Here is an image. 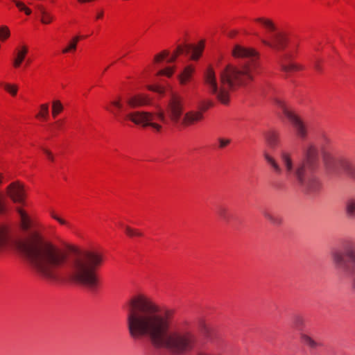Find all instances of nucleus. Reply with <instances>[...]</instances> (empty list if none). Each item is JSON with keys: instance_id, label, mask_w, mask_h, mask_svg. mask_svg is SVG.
I'll use <instances>...</instances> for the list:
<instances>
[{"instance_id": "obj_1", "label": "nucleus", "mask_w": 355, "mask_h": 355, "mask_svg": "<svg viewBox=\"0 0 355 355\" xmlns=\"http://www.w3.org/2000/svg\"><path fill=\"white\" fill-rule=\"evenodd\" d=\"M17 248L43 279L55 283L70 276L75 282L89 291L97 290L99 282L95 269L103 262L102 254L98 252H80L69 262L67 252L44 241L35 231L31 232L26 240L19 241Z\"/></svg>"}, {"instance_id": "obj_2", "label": "nucleus", "mask_w": 355, "mask_h": 355, "mask_svg": "<svg viewBox=\"0 0 355 355\" xmlns=\"http://www.w3.org/2000/svg\"><path fill=\"white\" fill-rule=\"evenodd\" d=\"M173 310L162 311L151 299L139 295L130 300L126 322L133 339L148 338L156 349L166 350L172 355H184L191 352L197 338L189 329L172 327Z\"/></svg>"}, {"instance_id": "obj_3", "label": "nucleus", "mask_w": 355, "mask_h": 355, "mask_svg": "<svg viewBox=\"0 0 355 355\" xmlns=\"http://www.w3.org/2000/svg\"><path fill=\"white\" fill-rule=\"evenodd\" d=\"M232 55L243 61L238 65H226L220 72L219 82L212 67L209 66L203 73L208 92L223 104L229 103L232 92L249 85L259 68L258 53L252 49L236 44L232 49Z\"/></svg>"}, {"instance_id": "obj_4", "label": "nucleus", "mask_w": 355, "mask_h": 355, "mask_svg": "<svg viewBox=\"0 0 355 355\" xmlns=\"http://www.w3.org/2000/svg\"><path fill=\"white\" fill-rule=\"evenodd\" d=\"M184 98L175 93H172L168 101L166 111L159 109L155 112L134 111L126 114L124 119L129 120L142 128L150 127L155 132H161L164 125H181L189 126L202 121L203 113L199 110H190L184 113Z\"/></svg>"}, {"instance_id": "obj_5", "label": "nucleus", "mask_w": 355, "mask_h": 355, "mask_svg": "<svg viewBox=\"0 0 355 355\" xmlns=\"http://www.w3.org/2000/svg\"><path fill=\"white\" fill-rule=\"evenodd\" d=\"M266 162L277 175L284 174L287 179L295 180L300 189L308 194L317 193L321 183L314 175H307L304 162H295L290 152L282 150L279 154L281 164L268 153L264 154Z\"/></svg>"}, {"instance_id": "obj_6", "label": "nucleus", "mask_w": 355, "mask_h": 355, "mask_svg": "<svg viewBox=\"0 0 355 355\" xmlns=\"http://www.w3.org/2000/svg\"><path fill=\"white\" fill-rule=\"evenodd\" d=\"M331 258L335 268L344 277L351 279L352 286L355 288V243L350 240L344 241L340 248L331 251Z\"/></svg>"}, {"instance_id": "obj_7", "label": "nucleus", "mask_w": 355, "mask_h": 355, "mask_svg": "<svg viewBox=\"0 0 355 355\" xmlns=\"http://www.w3.org/2000/svg\"><path fill=\"white\" fill-rule=\"evenodd\" d=\"M254 21L266 29L267 37L261 39L263 44L275 50H282L286 47L287 42L286 35L278 29L272 19L258 17L254 19Z\"/></svg>"}, {"instance_id": "obj_8", "label": "nucleus", "mask_w": 355, "mask_h": 355, "mask_svg": "<svg viewBox=\"0 0 355 355\" xmlns=\"http://www.w3.org/2000/svg\"><path fill=\"white\" fill-rule=\"evenodd\" d=\"M274 101L293 125L296 135L302 139H305L308 135V129L302 118L290 110L283 100L276 98Z\"/></svg>"}, {"instance_id": "obj_9", "label": "nucleus", "mask_w": 355, "mask_h": 355, "mask_svg": "<svg viewBox=\"0 0 355 355\" xmlns=\"http://www.w3.org/2000/svg\"><path fill=\"white\" fill-rule=\"evenodd\" d=\"M204 41H200L198 46H194L192 44H185L184 46H178L177 47L176 51L174 52L175 54L178 55L185 53L186 54L191 53V59L193 60H197L204 49Z\"/></svg>"}, {"instance_id": "obj_10", "label": "nucleus", "mask_w": 355, "mask_h": 355, "mask_svg": "<svg viewBox=\"0 0 355 355\" xmlns=\"http://www.w3.org/2000/svg\"><path fill=\"white\" fill-rule=\"evenodd\" d=\"M318 160V150L313 145H309L304 151V158L298 162L305 163V170H312Z\"/></svg>"}, {"instance_id": "obj_11", "label": "nucleus", "mask_w": 355, "mask_h": 355, "mask_svg": "<svg viewBox=\"0 0 355 355\" xmlns=\"http://www.w3.org/2000/svg\"><path fill=\"white\" fill-rule=\"evenodd\" d=\"M8 194L15 202H24V187L19 182H13L8 187Z\"/></svg>"}, {"instance_id": "obj_12", "label": "nucleus", "mask_w": 355, "mask_h": 355, "mask_svg": "<svg viewBox=\"0 0 355 355\" xmlns=\"http://www.w3.org/2000/svg\"><path fill=\"white\" fill-rule=\"evenodd\" d=\"M127 103L131 107H141L151 103V100L144 94H137L130 97Z\"/></svg>"}, {"instance_id": "obj_13", "label": "nucleus", "mask_w": 355, "mask_h": 355, "mask_svg": "<svg viewBox=\"0 0 355 355\" xmlns=\"http://www.w3.org/2000/svg\"><path fill=\"white\" fill-rule=\"evenodd\" d=\"M195 72V67L193 65H188L178 76V79L181 85H186L192 79Z\"/></svg>"}, {"instance_id": "obj_14", "label": "nucleus", "mask_w": 355, "mask_h": 355, "mask_svg": "<svg viewBox=\"0 0 355 355\" xmlns=\"http://www.w3.org/2000/svg\"><path fill=\"white\" fill-rule=\"evenodd\" d=\"M339 165L349 178L355 180V163L347 159H341Z\"/></svg>"}, {"instance_id": "obj_15", "label": "nucleus", "mask_w": 355, "mask_h": 355, "mask_svg": "<svg viewBox=\"0 0 355 355\" xmlns=\"http://www.w3.org/2000/svg\"><path fill=\"white\" fill-rule=\"evenodd\" d=\"M28 53V48L26 46H22L20 49H17L15 57L12 60V64L15 68H19L22 62L24 60L26 55Z\"/></svg>"}, {"instance_id": "obj_16", "label": "nucleus", "mask_w": 355, "mask_h": 355, "mask_svg": "<svg viewBox=\"0 0 355 355\" xmlns=\"http://www.w3.org/2000/svg\"><path fill=\"white\" fill-rule=\"evenodd\" d=\"M345 212L347 218L355 220V197H351L345 201Z\"/></svg>"}, {"instance_id": "obj_17", "label": "nucleus", "mask_w": 355, "mask_h": 355, "mask_svg": "<svg viewBox=\"0 0 355 355\" xmlns=\"http://www.w3.org/2000/svg\"><path fill=\"white\" fill-rule=\"evenodd\" d=\"M21 221V225L24 231H28L33 226V222L28 215L21 209H17Z\"/></svg>"}, {"instance_id": "obj_18", "label": "nucleus", "mask_w": 355, "mask_h": 355, "mask_svg": "<svg viewBox=\"0 0 355 355\" xmlns=\"http://www.w3.org/2000/svg\"><path fill=\"white\" fill-rule=\"evenodd\" d=\"M263 217L268 220L271 224L279 226L282 223V218L279 215L275 214L268 209L262 211Z\"/></svg>"}, {"instance_id": "obj_19", "label": "nucleus", "mask_w": 355, "mask_h": 355, "mask_svg": "<svg viewBox=\"0 0 355 355\" xmlns=\"http://www.w3.org/2000/svg\"><path fill=\"white\" fill-rule=\"evenodd\" d=\"M300 337L301 342L311 349H315L320 346L319 343L306 333H301Z\"/></svg>"}, {"instance_id": "obj_20", "label": "nucleus", "mask_w": 355, "mask_h": 355, "mask_svg": "<svg viewBox=\"0 0 355 355\" xmlns=\"http://www.w3.org/2000/svg\"><path fill=\"white\" fill-rule=\"evenodd\" d=\"M280 64L282 70L287 75L300 69V67L296 64L293 62H286V60H283L280 61Z\"/></svg>"}, {"instance_id": "obj_21", "label": "nucleus", "mask_w": 355, "mask_h": 355, "mask_svg": "<svg viewBox=\"0 0 355 355\" xmlns=\"http://www.w3.org/2000/svg\"><path fill=\"white\" fill-rule=\"evenodd\" d=\"M219 218L225 223H228L231 219V214L229 209L225 206H219L216 211Z\"/></svg>"}, {"instance_id": "obj_22", "label": "nucleus", "mask_w": 355, "mask_h": 355, "mask_svg": "<svg viewBox=\"0 0 355 355\" xmlns=\"http://www.w3.org/2000/svg\"><path fill=\"white\" fill-rule=\"evenodd\" d=\"M265 138L271 148H275L278 144V135L275 132L269 131L265 134Z\"/></svg>"}, {"instance_id": "obj_23", "label": "nucleus", "mask_w": 355, "mask_h": 355, "mask_svg": "<svg viewBox=\"0 0 355 355\" xmlns=\"http://www.w3.org/2000/svg\"><path fill=\"white\" fill-rule=\"evenodd\" d=\"M80 39V36H74L69 42L68 45L62 51L63 53H67L71 51H75L77 48V44Z\"/></svg>"}, {"instance_id": "obj_24", "label": "nucleus", "mask_w": 355, "mask_h": 355, "mask_svg": "<svg viewBox=\"0 0 355 355\" xmlns=\"http://www.w3.org/2000/svg\"><path fill=\"white\" fill-rule=\"evenodd\" d=\"M111 105L114 107V108H110L106 107L105 109L110 111L112 114H113L116 117L119 116V112L122 109V104L120 101H113L111 102Z\"/></svg>"}, {"instance_id": "obj_25", "label": "nucleus", "mask_w": 355, "mask_h": 355, "mask_svg": "<svg viewBox=\"0 0 355 355\" xmlns=\"http://www.w3.org/2000/svg\"><path fill=\"white\" fill-rule=\"evenodd\" d=\"M119 225L124 228L125 234L130 237L143 236V234L137 229L132 228L128 225H124L122 223Z\"/></svg>"}, {"instance_id": "obj_26", "label": "nucleus", "mask_w": 355, "mask_h": 355, "mask_svg": "<svg viewBox=\"0 0 355 355\" xmlns=\"http://www.w3.org/2000/svg\"><path fill=\"white\" fill-rule=\"evenodd\" d=\"M12 2L15 4L16 7L19 9V11L24 12L26 15H31L32 13V10L26 4L18 0H12Z\"/></svg>"}, {"instance_id": "obj_27", "label": "nucleus", "mask_w": 355, "mask_h": 355, "mask_svg": "<svg viewBox=\"0 0 355 355\" xmlns=\"http://www.w3.org/2000/svg\"><path fill=\"white\" fill-rule=\"evenodd\" d=\"M63 110V105L58 100H55L52 103V115L56 117Z\"/></svg>"}, {"instance_id": "obj_28", "label": "nucleus", "mask_w": 355, "mask_h": 355, "mask_svg": "<svg viewBox=\"0 0 355 355\" xmlns=\"http://www.w3.org/2000/svg\"><path fill=\"white\" fill-rule=\"evenodd\" d=\"M49 116V105L47 103H44L40 105V111L37 114V117L43 118L46 119Z\"/></svg>"}, {"instance_id": "obj_29", "label": "nucleus", "mask_w": 355, "mask_h": 355, "mask_svg": "<svg viewBox=\"0 0 355 355\" xmlns=\"http://www.w3.org/2000/svg\"><path fill=\"white\" fill-rule=\"evenodd\" d=\"M175 68L173 67H166L164 69H162V70H159L157 73V76H166L168 78L171 77L175 71Z\"/></svg>"}, {"instance_id": "obj_30", "label": "nucleus", "mask_w": 355, "mask_h": 355, "mask_svg": "<svg viewBox=\"0 0 355 355\" xmlns=\"http://www.w3.org/2000/svg\"><path fill=\"white\" fill-rule=\"evenodd\" d=\"M5 90L10 93L12 96H15L17 92V86L15 85H11L9 83H2Z\"/></svg>"}, {"instance_id": "obj_31", "label": "nucleus", "mask_w": 355, "mask_h": 355, "mask_svg": "<svg viewBox=\"0 0 355 355\" xmlns=\"http://www.w3.org/2000/svg\"><path fill=\"white\" fill-rule=\"evenodd\" d=\"M10 30L6 26H2L0 27V40L4 41L10 36Z\"/></svg>"}, {"instance_id": "obj_32", "label": "nucleus", "mask_w": 355, "mask_h": 355, "mask_svg": "<svg viewBox=\"0 0 355 355\" xmlns=\"http://www.w3.org/2000/svg\"><path fill=\"white\" fill-rule=\"evenodd\" d=\"M54 20V16L50 12H47L44 17H40V21L43 24H49Z\"/></svg>"}, {"instance_id": "obj_33", "label": "nucleus", "mask_w": 355, "mask_h": 355, "mask_svg": "<svg viewBox=\"0 0 355 355\" xmlns=\"http://www.w3.org/2000/svg\"><path fill=\"white\" fill-rule=\"evenodd\" d=\"M293 324L296 328L300 329L304 324V320L302 316L296 315L293 319Z\"/></svg>"}, {"instance_id": "obj_34", "label": "nucleus", "mask_w": 355, "mask_h": 355, "mask_svg": "<svg viewBox=\"0 0 355 355\" xmlns=\"http://www.w3.org/2000/svg\"><path fill=\"white\" fill-rule=\"evenodd\" d=\"M214 105L213 102L211 101H202L200 103V110L199 111L203 112L206 111L209 107H212Z\"/></svg>"}, {"instance_id": "obj_35", "label": "nucleus", "mask_w": 355, "mask_h": 355, "mask_svg": "<svg viewBox=\"0 0 355 355\" xmlns=\"http://www.w3.org/2000/svg\"><path fill=\"white\" fill-rule=\"evenodd\" d=\"M169 55V52L168 51H163L160 53L156 55L155 56V62H162L164 58H167Z\"/></svg>"}, {"instance_id": "obj_36", "label": "nucleus", "mask_w": 355, "mask_h": 355, "mask_svg": "<svg viewBox=\"0 0 355 355\" xmlns=\"http://www.w3.org/2000/svg\"><path fill=\"white\" fill-rule=\"evenodd\" d=\"M8 239V233L6 229L0 230V246L3 245Z\"/></svg>"}, {"instance_id": "obj_37", "label": "nucleus", "mask_w": 355, "mask_h": 355, "mask_svg": "<svg viewBox=\"0 0 355 355\" xmlns=\"http://www.w3.org/2000/svg\"><path fill=\"white\" fill-rule=\"evenodd\" d=\"M51 217L56 220L58 223H60L61 225H65L67 226H69V224L64 219L61 218L58 216H57L54 212H51Z\"/></svg>"}, {"instance_id": "obj_38", "label": "nucleus", "mask_w": 355, "mask_h": 355, "mask_svg": "<svg viewBox=\"0 0 355 355\" xmlns=\"http://www.w3.org/2000/svg\"><path fill=\"white\" fill-rule=\"evenodd\" d=\"M218 141H219V148H223L230 143V139L220 138V139H218Z\"/></svg>"}, {"instance_id": "obj_39", "label": "nucleus", "mask_w": 355, "mask_h": 355, "mask_svg": "<svg viewBox=\"0 0 355 355\" xmlns=\"http://www.w3.org/2000/svg\"><path fill=\"white\" fill-rule=\"evenodd\" d=\"M202 331L205 336L209 338L211 333V329L205 324L202 328Z\"/></svg>"}, {"instance_id": "obj_40", "label": "nucleus", "mask_w": 355, "mask_h": 355, "mask_svg": "<svg viewBox=\"0 0 355 355\" xmlns=\"http://www.w3.org/2000/svg\"><path fill=\"white\" fill-rule=\"evenodd\" d=\"M149 89L154 91L159 94H163L164 93V88L160 86H151L149 87Z\"/></svg>"}, {"instance_id": "obj_41", "label": "nucleus", "mask_w": 355, "mask_h": 355, "mask_svg": "<svg viewBox=\"0 0 355 355\" xmlns=\"http://www.w3.org/2000/svg\"><path fill=\"white\" fill-rule=\"evenodd\" d=\"M35 8L38 10L41 17H44L46 12H48L46 10V8L42 5H36Z\"/></svg>"}, {"instance_id": "obj_42", "label": "nucleus", "mask_w": 355, "mask_h": 355, "mask_svg": "<svg viewBox=\"0 0 355 355\" xmlns=\"http://www.w3.org/2000/svg\"><path fill=\"white\" fill-rule=\"evenodd\" d=\"M42 150L45 153V155L47 156V157L49 160H51L52 162L54 160V157L50 150H49L46 148H42Z\"/></svg>"}, {"instance_id": "obj_43", "label": "nucleus", "mask_w": 355, "mask_h": 355, "mask_svg": "<svg viewBox=\"0 0 355 355\" xmlns=\"http://www.w3.org/2000/svg\"><path fill=\"white\" fill-rule=\"evenodd\" d=\"M103 15H104V11L103 9H100V10H96V17H95V19H101L103 17Z\"/></svg>"}, {"instance_id": "obj_44", "label": "nucleus", "mask_w": 355, "mask_h": 355, "mask_svg": "<svg viewBox=\"0 0 355 355\" xmlns=\"http://www.w3.org/2000/svg\"><path fill=\"white\" fill-rule=\"evenodd\" d=\"M178 58V55L177 54H175L173 53L168 60H167V62L168 63H172L173 62L175 61V60L177 59Z\"/></svg>"}, {"instance_id": "obj_45", "label": "nucleus", "mask_w": 355, "mask_h": 355, "mask_svg": "<svg viewBox=\"0 0 355 355\" xmlns=\"http://www.w3.org/2000/svg\"><path fill=\"white\" fill-rule=\"evenodd\" d=\"M4 209V201L1 196H0V213H2Z\"/></svg>"}, {"instance_id": "obj_46", "label": "nucleus", "mask_w": 355, "mask_h": 355, "mask_svg": "<svg viewBox=\"0 0 355 355\" xmlns=\"http://www.w3.org/2000/svg\"><path fill=\"white\" fill-rule=\"evenodd\" d=\"M55 123L57 124L58 128H62V122L61 121H56Z\"/></svg>"}, {"instance_id": "obj_47", "label": "nucleus", "mask_w": 355, "mask_h": 355, "mask_svg": "<svg viewBox=\"0 0 355 355\" xmlns=\"http://www.w3.org/2000/svg\"><path fill=\"white\" fill-rule=\"evenodd\" d=\"M314 67H315V68L317 70H320V65H319V64H318V62H315V64H314Z\"/></svg>"}, {"instance_id": "obj_48", "label": "nucleus", "mask_w": 355, "mask_h": 355, "mask_svg": "<svg viewBox=\"0 0 355 355\" xmlns=\"http://www.w3.org/2000/svg\"><path fill=\"white\" fill-rule=\"evenodd\" d=\"M327 155H324V161H325L326 162H327Z\"/></svg>"}]
</instances>
